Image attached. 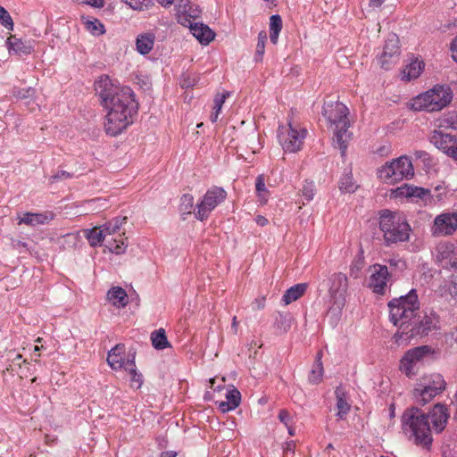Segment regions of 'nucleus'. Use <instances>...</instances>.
Segmentation results:
<instances>
[{
	"mask_svg": "<svg viewBox=\"0 0 457 457\" xmlns=\"http://www.w3.org/2000/svg\"><path fill=\"white\" fill-rule=\"evenodd\" d=\"M389 319L395 326L401 329L409 328L410 323L416 318L420 303L417 290L412 288L406 295L393 298L387 303Z\"/></svg>",
	"mask_w": 457,
	"mask_h": 457,
	"instance_id": "4",
	"label": "nucleus"
},
{
	"mask_svg": "<svg viewBox=\"0 0 457 457\" xmlns=\"http://www.w3.org/2000/svg\"><path fill=\"white\" fill-rule=\"evenodd\" d=\"M194 208V197L190 194H185L180 198L179 210L183 214L191 213Z\"/></svg>",
	"mask_w": 457,
	"mask_h": 457,
	"instance_id": "40",
	"label": "nucleus"
},
{
	"mask_svg": "<svg viewBox=\"0 0 457 457\" xmlns=\"http://www.w3.org/2000/svg\"><path fill=\"white\" fill-rule=\"evenodd\" d=\"M295 441L291 440V441H288L286 443V445L284 447V452L286 453H294L295 452Z\"/></svg>",
	"mask_w": 457,
	"mask_h": 457,
	"instance_id": "55",
	"label": "nucleus"
},
{
	"mask_svg": "<svg viewBox=\"0 0 457 457\" xmlns=\"http://www.w3.org/2000/svg\"><path fill=\"white\" fill-rule=\"evenodd\" d=\"M176 8L178 22L185 27L199 18L201 14L198 5L192 4L189 0H179Z\"/></svg>",
	"mask_w": 457,
	"mask_h": 457,
	"instance_id": "21",
	"label": "nucleus"
},
{
	"mask_svg": "<svg viewBox=\"0 0 457 457\" xmlns=\"http://www.w3.org/2000/svg\"><path fill=\"white\" fill-rule=\"evenodd\" d=\"M438 322L437 315L431 312L430 313H425L424 316L416 320L415 319L410 323L409 328H403L401 332L395 335V338L397 344H400L401 340H409L417 336L428 335L431 330L436 328Z\"/></svg>",
	"mask_w": 457,
	"mask_h": 457,
	"instance_id": "12",
	"label": "nucleus"
},
{
	"mask_svg": "<svg viewBox=\"0 0 457 457\" xmlns=\"http://www.w3.org/2000/svg\"><path fill=\"white\" fill-rule=\"evenodd\" d=\"M450 413L445 404L437 403L429 411L428 415L418 408H411L404 411L402 416V428L403 433L417 445L428 449L433 442L431 420L433 429L441 433L449 420Z\"/></svg>",
	"mask_w": 457,
	"mask_h": 457,
	"instance_id": "2",
	"label": "nucleus"
},
{
	"mask_svg": "<svg viewBox=\"0 0 457 457\" xmlns=\"http://www.w3.org/2000/svg\"><path fill=\"white\" fill-rule=\"evenodd\" d=\"M389 278L388 269L386 265L374 264L370 268L369 287L378 295H384Z\"/></svg>",
	"mask_w": 457,
	"mask_h": 457,
	"instance_id": "20",
	"label": "nucleus"
},
{
	"mask_svg": "<svg viewBox=\"0 0 457 457\" xmlns=\"http://www.w3.org/2000/svg\"><path fill=\"white\" fill-rule=\"evenodd\" d=\"M134 10H147L154 5L153 0H123Z\"/></svg>",
	"mask_w": 457,
	"mask_h": 457,
	"instance_id": "42",
	"label": "nucleus"
},
{
	"mask_svg": "<svg viewBox=\"0 0 457 457\" xmlns=\"http://www.w3.org/2000/svg\"><path fill=\"white\" fill-rule=\"evenodd\" d=\"M430 353L431 348L428 345L415 347L407 351L401 359L400 370L408 377L413 375L416 364Z\"/></svg>",
	"mask_w": 457,
	"mask_h": 457,
	"instance_id": "18",
	"label": "nucleus"
},
{
	"mask_svg": "<svg viewBox=\"0 0 457 457\" xmlns=\"http://www.w3.org/2000/svg\"><path fill=\"white\" fill-rule=\"evenodd\" d=\"M425 67L424 62L419 58L412 59L401 72V79L411 81L420 77Z\"/></svg>",
	"mask_w": 457,
	"mask_h": 457,
	"instance_id": "26",
	"label": "nucleus"
},
{
	"mask_svg": "<svg viewBox=\"0 0 457 457\" xmlns=\"http://www.w3.org/2000/svg\"><path fill=\"white\" fill-rule=\"evenodd\" d=\"M255 222L257 225H259L261 227H264L268 224L269 221H268L267 218H265L264 216L258 215L255 218Z\"/></svg>",
	"mask_w": 457,
	"mask_h": 457,
	"instance_id": "57",
	"label": "nucleus"
},
{
	"mask_svg": "<svg viewBox=\"0 0 457 457\" xmlns=\"http://www.w3.org/2000/svg\"><path fill=\"white\" fill-rule=\"evenodd\" d=\"M338 187L343 193H353L356 190L357 186L353 182L351 170H345L339 180Z\"/></svg>",
	"mask_w": 457,
	"mask_h": 457,
	"instance_id": "34",
	"label": "nucleus"
},
{
	"mask_svg": "<svg viewBox=\"0 0 457 457\" xmlns=\"http://www.w3.org/2000/svg\"><path fill=\"white\" fill-rule=\"evenodd\" d=\"M126 221L127 217L118 216L102 225L101 228L104 230L105 238H111L110 237L118 233Z\"/></svg>",
	"mask_w": 457,
	"mask_h": 457,
	"instance_id": "29",
	"label": "nucleus"
},
{
	"mask_svg": "<svg viewBox=\"0 0 457 457\" xmlns=\"http://www.w3.org/2000/svg\"><path fill=\"white\" fill-rule=\"evenodd\" d=\"M322 115L333 129L335 140L342 156H345L352 137V133L348 130L350 127L348 108L338 101H328L323 104Z\"/></svg>",
	"mask_w": 457,
	"mask_h": 457,
	"instance_id": "3",
	"label": "nucleus"
},
{
	"mask_svg": "<svg viewBox=\"0 0 457 457\" xmlns=\"http://www.w3.org/2000/svg\"><path fill=\"white\" fill-rule=\"evenodd\" d=\"M177 452L175 451H164L161 453V457H176Z\"/></svg>",
	"mask_w": 457,
	"mask_h": 457,
	"instance_id": "61",
	"label": "nucleus"
},
{
	"mask_svg": "<svg viewBox=\"0 0 457 457\" xmlns=\"http://www.w3.org/2000/svg\"><path fill=\"white\" fill-rule=\"evenodd\" d=\"M430 143L440 152L457 162V137L441 129H435Z\"/></svg>",
	"mask_w": 457,
	"mask_h": 457,
	"instance_id": "17",
	"label": "nucleus"
},
{
	"mask_svg": "<svg viewBox=\"0 0 457 457\" xmlns=\"http://www.w3.org/2000/svg\"><path fill=\"white\" fill-rule=\"evenodd\" d=\"M336 398H337V417L339 420H345L346 415L348 414L351 405L347 401L345 392L341 387H337L335 391Z\"/></svg>",
	"mask_w": 457,
	"mask_h": 457,
	"instance_id": "28",
	"label": "nucleus"
},
{
	"mask_svg": "<svg viewBox=\"0 0 457 457\" xmlns=\"http://www.w3.org/2000/svg\"><path fill=\"white\" fill-rule=\"evenodd\" d=\"M446 383L441 374L424 376L413 390V397L420 405H425L445 389Z\"/></svg>",
	"mask_w": 457,
	"mask_h": 457,
	"instance_id": "9",
	"label": "nucleus"
},
{
	"mask_svg": "<svg viewBox=\"0 0 457 457\" xmlns=\"http://www.w3.org/2000/svg\"><path fill=\"white\" fill-rule=\"evenodd\" d=\"M435 261L444 269H457V242L441 241L433 251Z\"/></svg>",
	"mask_w": 457,
	"mask_h": 457,
	"instance_id": "15",
	"label": "nucleus"
},
{
	"mask_svg": "<svg viewBox=\"0 0 457 457\" xmlns=\"http://www.w3.org/2000/svg\"><path fill=\"white\" fill-rule=\"evenodd\" d=\"M306 288L307 284L305 283L294 285L285 292L282 301L286 305L296 301L304 294Z\"/></svg>",
	"mask_w": 457,
	"mask_h": 457,
	"instance_id": "30",
	"label": "nucleus"
},
{
	"mask_svg": "<svg viewBox=\"0 0 457 457\" xmlns=\"http://www.w3.org/2000/svg\"><path fill=\"white\" fill-rule=\"evenodd\" d=\"M266 41H267L266 32L263 30L259 32L258 41H257V45H256V50H255V54H254V57H253V59L256 62L262 61L264 52H265Z\"/></svg>",
	"mask_w": 457,
	"mask_h": 457,
	"instance_id": "38",
	"label": "nucleus"
},
{
	"mask_svg": "<svg viewBox=\"0 0 457 457\" xmlns=\"http://www.w3.org/2000/svg\"><path fill=\"white\" fill-rule=\"evenodd\" d=\"M413 175V165L407 155L387 162L378 170V178L386 184H395L403 179H410Z\"/></svg>",
	"mask_w": 457,
	"mask_h": 457,
	"instance_id": "8",
	"label": "nucleus"
},
{
	"mask_svg": "<svg viewBox=\"0 0 457 457\" xmlns=\"http://www.w3.org/2000/svg\"><path fill=\"white\" fill-rule=\"evenodd\" d=\"M127 370L130 375L131 386L138 389L141 387L143 384V377L142 374L137 372L135 363V355H132L131 358H128L127 360Z\"/></svg>",
	"mask_w": 457,
	"mask_h": 457,
	"instance_id": "31",
	"label": "nucleus"
},
{
	"mask_svg": "<svg viewBox=\"0 0 457 457\" xmlns=\"http://www.w3.org/2000/svg\"><path fill=\"white\" fill-rule=\"evenodd\" d=\"M277 136L283 150L287 153H296L303 145L307 136V129L300 124L288 121L286 125H279Z\"/></svg>",
	"mask_w": 457,
	"mask_h": 457,
	"instance_id": "10",
	"label": "nucleus"
},
{
	"mask_svg": "<svg viewBox=\"0 0 457 457\" xmlns=\"http://www.w3.org/2000/svg\"><path fill=\"white\" fill-rule=\"evenodd\" d=\"M81 21L86 29L93 36H101L105 33L104 25L98 19L82 17Z\"/></svg>",
	"mask_w": 457,
	"mask_h": 457,
	"instance_id": "32",
	"label": "nucleus"
},
{
	"mask_svg": "<svg viewBox=\"0 0 457 457\" xmlns=\"http://www.w3.org/2000/svg\"><path fill=\"white\" fill-rule=\"evenodd\" d=\"M235 409H236V407H232L231 403L229 402H228L227 400L220 402L219 403V410L223 413L233 411Z\"/></svg>",
	"mask_w": 457,
	"mask_h": 457,
	"instance_id": "53",
	"label": "nucleus"
},
{
	"mask_svg": "<svg viewBox=\"0 0 457 457\" xmlns=\"http://www.w3.org/2000/svg\"><path fill=\"white\" fill-rule=\"evenodd\" d=\"M227 197V192L220 187H210L202 200L196 204L195 216L198 220H205L212 211L220 205Z\"/></svg>",
	"mask_w": 457,
	"mask_h": 457,
	"instance_id": "13",
	"label": "nucleus"
},
{
	"mask_svg": "<svg viewBox=\"0 0 457 457\" xmlns=\"http://www.w3.org/2000/svg\"><path fill=\"white\" fill-rule=\"evenodd\" d=\"M12 94L16 98L28 99L34 96L35 89L31 87L26 88H14Z\"/></svg>",
	"mask_w": 457,
	"mask_h": 457,
	"instance_id": "45",
	"label": "nucleus"
},
{
	"mask_svg": "<svg viewBox=\"0 0 457 457\" xmlns=\"http://www.w3.org/2000/svg\"><path fill=\"white\" fill-rule=\"evenodd\" d=\"M226 400L231 403L232 407L237 408L241 403V394L232 386L226 394Z\"/></svg>",
	"mask_w": 457,
	"mask_h": 457,
	"instance_id": "43",
	"label": "nucleus"
},
{
	"mask_svg": "<svg viewBox=\"0 0 457 457\" xmlns=\"http://www.w3.org/2000/svg\"><path fill=\"white\" fill-rule=\"evenodd\" d=\"M133 354L126 357L125 345L123 344H118L112 347L107 355V362L112 370L127 369V360L131 358Z\"/></svg>",
	"mask_w": 457,
	"mask_h": 457,
	"instance_id": "22",
	"label": "nucleus"
},
{
	"mask_svg": "<svg viewBox=\"0 0 457 457\" xmlns=\"http://www.w3.org/2000/svg\"><path fill=\"white\" fill-rule=\"evenodd\" d=\"M192 35L203 45H208L215 37L214 32L205 24L192 22L187 25Z\"/></svg>",
	"mask_w": 457,
	"mask_h": 457,
	"instance_id": "23",
	"label": "nucleus"
},
{
	"mask_svg": "<svg viewBox=\"0 0 457 457\" xmlns=\"http://www.w3.org/2000/svg\"><path fill=\"white\" fill-rule=\"evenodd\" d=\"M452 99L453 92L450 87L436 85L412 98L411 106L414 111L437 112L446 107Z\"/></svg>",
	"mask_w": 457,
	"mask_h": 457,
	"instance_id": "6",
	"label": "nucleus"
},
{
	"mask_svg": "<svg viewBox=\"0 0 457 457\" xmlns=\"http://www.w3.org/2000/svg\"><path fill=\"white\" fill-rule=\"evenodd\" d=\"M457 230V212H443L433 220L430 232L434 237L452 236Z\"/></svg>",
	"mask_w": 457,
	"mask_h": 457,
	"instance_id": "16",
	"label": "nucleus"
},
{
	"mask_svg": "<svg viewBox=\"0 0 457 457\" xmlns=\"http://www.w3.org/2000/svg\"><path fill=\"white\" fill-rule=\"evenodd\" d=\"M228 96V93L225 92L221 95H218L214 98V106L213 111L220 112H221L223 104L225 103L226 98Z\"/></svg>",
	"mask_w": 457,
	"mask_h": 457,
	"instance_id": "47",
	"label": "nucleus"
},
{
	"mask_svg": "<svg viewBox=\"0 0 457 457\" xmlns=\"http://www.w3.org/2000/svg\"><path fill=\"white\" fill-rule=\"evenodd\" d=\"M235 409H236V407H232L231 403L229 402H228L227 400L220 402L219 403V410L223 413L233 411Z\"/></svg>",
	"mask_w": 457,
	"mask_h": 457,
	"instance_id": "52",
	"label": "nucleus"
},
{
	"mask_svg": "<svg viewBox=\"0 0 457 457\" xmlns=\"http://www.w3.org/2000/svg\"><path fill=\"white\" fill-rule=\"evenodd\" d=\"M392 195L395 198H411L412 200H422L425 204L431 203L432 195L429 189L403 184L392 191Z\"/></svg>",
	"mask_w": 457,
	"mask_h": 457,
	"instance_id": "19",
	"label": "nucleus"
},
{
	"mask_svg": "<svg viewBox=\"0 0 457 457\" xmlns=\"http://www.w3.org/2000/svg\"><path fill=\"white\" fill-rule=\"evenodd\" d=\"M96 95L105 112L104 123L106 134L115 137L133 123L137 103L130 87H121L109 76H101L95 83Z\"/></svg>",
	"mask_w": 457,
	"mask_h": 457,
	"instance_id": "1",
	"label": "nucleus"
},
{
	"mask_svg": "<svg viewBox=\"0 0 457 457\" xmlns=\"http://www.w3.org/2000/svg\"><path fill=\"white\" fill-rule=\"evenodd\" d=\"M348 278L342 272L334 273L328 279V293L331 306L328 312L330 324L334 327L340 320L342 310L345 304Z\"/></svg>",
	"mask_w": 457,
	"mask_h": 457,
	"instance_id": "7",
	"label": "nucleus"
},
{
	"mask_svg": "<svg viewBox=\"0 0 457 457\" xmlns=\"http://www.w3.org/2000/svg\"><path fill=\"white\" fill-rule=\"evenodd\" d=\"M158 2L162 6L168 7L173 3V0H158Z\"/></svg>",
	"mask_w": 457,
	"mask_h": 457,
	"instance_id": "62",
	"label": "nucleus"
},
{
	"mask_svg": "<svg viewBox=\"0 0 457 457\" xmlns=\"http://www.w3.org/2000/svg\"><path fill=\"white\" fill-rule=\"evenodd\" d=\"M79 4H87L94 8H102L104 6V0H73Z\"/></svg>",
	"mask_w": 457,
	"mask_h": 457,
	"instance_id": "48",
	"label": "nucleus"
},
{
	"mask_svg": "<svg viewBox=\"0 0 457 457\" xmlns=\"http://www.w3.org/2000/svg\"><path fill=\"white\" fill-rule=\"evenodd\" d=\"M71 178V174L65 170H59L50 178L51 182H55L60 179H67Z\"/></svg>",
	"mask_w": 457,
	"mask_h": 457,
	"instance_id": "50",
	"label": "nucleus"
},
{
	"mask_svg": "<svg viewBox=\"0 0 457 457\" xmlns=\"http://www.w3.org/2000/svg\"><path fill=\"white\" fill-rule=\"evenodd\" d=\"M6 46L10 53L19 55H27L33 51V46L30 42L22 41L16 36H10L5 41Z\"/></svg>",
	"mask_w": 457,
	"mask_h": 457,
	"instance_id": "25",
	"label": "nucleus"
},
{
	"mask_svg": "<svg viewBox=\"0 0 457 457\" xmlns=\"http://www.w3.org/2000/svg\"><path fill=\"white\" fill-rule=\"evenodd\" d=\"M414 155L417 159H427L428 153L422 150H417L414 152Z\"/></svg>",
	"mask_w": 457,
	"mask_h": 457,
	"instance_id": "59",
	"label": "nucleus"
},
{
	"mask_svg": "<svg viewBox=\"0 0 457 457\" xmlns=\"http://www.w3.org/2000/svg\"><path fill=\"white\" fill-rule=\"evenodd\" d=\"M278 420L281 423H283L286 427H289L292 424V417L286 410H281L278 413Z\"/></svg>",
	"mask_w": 457,
	"mask_h": 457,
	"instance_id": "49",
	"label": "nucleus"
},
{
	"mask_svg": "<svg viewBox=\"0 0 457 457\" xmlns=\"http://www.w3.org/2000/svg\"><path fill=\"white\" fill-rule=\"evenodd\" d=\"M322 377H323V367H322V363L320 361V357L318 356L315 361V363L310 372L309 381L312 384H318L321 381Z\"/></svg>",
	"mask_w": 457,
	"mask_h": 457,
	"instance_id": "37",
	"label": "nucleus"
},
{
	"mask_svg": "<svg viewBox=\"0 0 457 457\" xmlns=\"http://www.w3.org/2000/svg\"><path fill=\"white\" fill-rule=\"evenodd\" d=\"M379 228L386 245L408 241L411 232L406 218L402 213L389 210L382 211Z\"/></svg>",
	"mask_w": 457,
	"mask_h": 457,
	"instance_id": "5",
	"label": "nucleus"
},
{
	"mask_svg": "<svg viewBox=\"0 0 457 457\" xmlns=\"http://www.w3.org/2000/svg\"><path fill=\"white\" fill-rule=\"evenodd\" d=\"M387 263L390 267L398 268L400 270L403 269L405 266V263L401 259L392 258L387 260Z\"/></svg>",
	"mask_w": 457,
	"mask_h": 457,
	"instance_id": "51",
	"label": "nucleus"
},
{
	"mask_svg": "<svg viewBox=\"0 0 457 457\" xmlns=\"http://www.w3.org/2000/svg\"><path fill=\"white\" fill-rule=\"evenodd\" d=\"M0 23L2 24V26H4V28H6L9 30L13 29L14 24H13V21H12L11 15L6 11V9L1 5H0Z\"/></svg>",
	"mask_w": 457,
	"mask_h": 457,
	"instance_id": "44",
	"label": "nucleus"
},
{
	"mask_svg": "<svg viewBox=\"0 0 457 457\" xmlns=\"http://www.w3.org/2000/svg\"><path fill=\"white\" fill-rule=\"evenodd\" d=\"M282 19L278 14H273L270 18V31H281Z\"/></svg>",
	"mask_w": 457,
	"mask_h": 457,
	"instance_id": "46",
	"label": "nucleus"
},
{
	"mask_svg": "<svg viewBox=\"0 0 457 457\" xmlns=\"http://www.w3.org/2000/svg\"><path fill=\"white\" fill-rule=\"evenodd\" d=\"M255 189L258 201L261 204H265L268 202L269 191L265 185L264 176L262 174L256 178Z\"/></svg>",
	"mask_w": 457,
	"mask_h": 457,
	"instance_id": "36",
	"label": "nucleus"
},
{
	"mask_svg": "<svg viewBox=\"0 0 457 457\" xmlns=\"http://www.w3.org/2000/svg\"><path fill=\"white\" fill-rule=\"evenodd\" d=\"M281 319V326H283L284 330L287 331V329L289 328V324L287 323V320L285 317L280 316Z\"/></svg>",
	"mask_w": 457,
	"mask_h": 457,
	"instance_id": "63",
	"label": "nucleus"
},
{
	"mask_svg": "<svg viewBox=\"0 0 457 457\" xmlns=\"http://www.w3.org/2000/svg\"><path fill=\"white\" fill-rule=\"evenodd\" d=\"M280 31H270V39L273 45H276L278 40Z\"/></svg>",
	"mask_w": 457,
	"mask_h": 457,
	"instance_id": "58",
	"label": "nucleus"
},
{
	"mask_svg": "<svg viewBox=\"0 0 457 457\" xmlns=\"http://www.w3.org/2000/svg\"><path fill=\"white\" fill-rule=\"evenodd\" d=\"M86 237L91 246L96 247L104 243V246L115 254L124 253L128 247L127 238L123 235L119 234L115 238H105L104 230L101 226L86 230Z\"/></svg>",
	"mask_w": 457,
	"mask_h": 457,
	"instance_id": "11",
	"label": "nucleus"
},
{
	"mask_svg": "<svg viewBox=\"0 0 457 457\" xmlns=\"http://www.w3.org/2000/svg\"><path fill=\"white\" fill-rule=\"evenodd\" d=\"M400 54L397 35L395 33L388 34L385 40L383 51L378 57L380 67L386 71L392 69L399 62Z\"/></svg>",
	"mask_w": 457,
	"mask_h": 457,
	"instance_id": "14",
	"label": "nucleus"
},
{
	"mask_svg": "<svg viewBox=\"0 0 457 457\" xmlns=\"http://www.w3.org/2000/svg\"><path fill=\"white\" fill-rule=\"evenodd\" d=\"M451 51L453 59L457 62V37L453 40L451 44Z\"/></svg>",
	"mask_w": 457,
	"mask_h": 457,
	"instance_id": "56",
	"label": "nucleus"
},
{
	"mask_svg": "<svg viewBox=\"0 0 457 457\" xmlns=\"http://www.w3.org/2000/svg\"><path fill=\"white\" fill-rule=\"evenodd\" d=\"M439 128L457 130V112H449L444 118H442L439 120Z\"/></svg>",
	"mask_w": 457,
	"mask_h": 457,
	"instance_id": "39",
	"label": "nucleus"
},
{
	"mask_svg": "<svg viewBox=\"0 0 457 457\" xmlns=\"http://www.w3.org/2000/svg\"><path fill=\"white\" fill-rule=\"evenodd\" d=\"M54 218L53 213L51 212H43V213H33V212H25L22 215L19 216V224L24 223L26 225L36 227L37 225L48 224Z\"/></svg>",
	"mask_w": 457,
	"mask_h": 457,
	"instance_id": "24",
	"label": "nucleus"
},
{
	"mask_svg": "<svg viewBox=\"0 0 457 457\" xmlns=\"http://www.w3.org/2000/svg\"><path fill=\"white\" fill-rule=\"evenodd\" d=\"M108 302L116 308H124L129 303L128 294L120 287H111L106 295Z\"/></svg>",
	"mask_w": 457,
	"mask_h": 457,
	"instance_id": "27",
	"label": "nucleus"
},
{
	"mask_svg": "<svg viewBox=\"0 0 457 457\" xmlns=\"http://www.w3.org/2000/svg\"><path fill=\"white\" fill-rule=\"evenodd\" d=\"M302 196L306 202H310L313 199L315 195V185L313 181L305 180L301 189Z\"/></svg>",
	"mask_w": 457,
	"mask_h": 457,
	"instance_id": "41",
	"label": "nucleus"
},
{
	"mask_svg": "<svg viewBox=\"0 0 457 457\" xmlns=\"http://www.w3.org/2000/svg\"><path fill=\"white\" fill-rule=\"evenodd\" d=\"M220 112L213 111V112L210 116V120L212 123L216 122L219 118Z\"/></svg>",
	"mask_w": 457,
	"mask_h": 457,
	"instance_id": "64",
	"label": "nucleus"
},
{
	"mask_svg": "<svg viewBox=\"0 0 457 457\" xmlns=\"http://www.w3.org/2000/svg\"><path fill=\"white\" fill-rule=\"evenodd\" d=\"M151 341L153 346L157 350H163L170 345L163 328L154 330L151 334Z\"/></svg>",
	"mask_w": 457,
	"mask_h": 457,
	"instance_id": "35",
	"label": "nucleus"
},
{
	"mask_svg": "<svg viewBox=\"0 0 457 457\" xmlns=\"http://www.w3.org/2000/svg\"><path fill=\"white\" fill-rule=\"evenodd\" d=\"M385 0H370V7L371 8H378L380 7Z\"/></svg>",
	"mask_w": 457,
	"mask_h": 457,
	"instance_id": "60",
	"label": "nucleus"
},
{
	"mask_svg": "<svg viewBox=\"0 0 457 457\" xmlns=\"http://www.w3.org/2000/svg\"><path fill=\"white\" fill-rule=\"evenodd\" d=\"M137 50L141 54H146L154 47V37L150 34L140 35L136 42Z\"/></svg>",
	"mask_w": 457,
	"mask_h": 457,
	"instance_id": "33",
	"label": "nucleus"
},
{
	"mask_svg": "<svg viewBox=\"0 0 457 457\" xmlns=\"http://www.w3.org/2000/svg\"><path fill=\"white\" fill-rule=\"evenodd\" d=\"M361 262L358 261L354 264H353L352 267H351V273H352V275H353L355 278H357L358 277V273L361 270Z\"/></svg>",
	"mask_w": 457,
	"mask_h": 457,
	"instance_id": "54",
	"label": "nucleus"
}]
</instances>
